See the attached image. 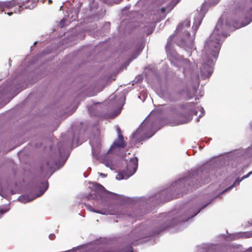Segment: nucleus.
I'll return each mask as SVG.
<instances>
[{
	"label": "nucleus",
	"mask_w": 252,
	"mask_h": 252,
	"mask_svg": "<svg viewBox=\"0 0 252 252\" xmlns=\"http://www.w3.org/2000/svg\"><path fill=\"white\" fill-rule=\"evenodd\" d=\"M199 187V168L191 171L186 176L173 182L169 188L154 195L129 197L110 192L106 190L101 185L92 183L89 186L92 192L89 194L87 197L89 199L97 200L101 198L108 200H116L127 205L155 204L161 203V200H170L180 197L183 193L196 189Z\"/></svg>",
	"instance_id": "obj_1"
},
{
	"label": "nucleus",
	"mask_w": 252,
	"mask_h": 252,
	"mask_svg": "<svg viewBox=\"0 0 252 252\" xmlns=\"http://www.w3.org/2000/svg\"><path fill=\"white\" fill-rule=\"evenodd\" d=\"M207 206H178V207L170 212L161 214L159 217L162 218L160 230L174 228L176 231L183 229L184 223L190 220L203 210Z\"/></svg>",
	"instance_id": "obj_2"
},
{
	"label": "nucleus",
	"mask_w": 252,
	"mask_h": 252,
	"mask_svg": "<svg viewBox=\"0 0 252 252\" xmlns=\"http://www.w3.org/2000/svg\"><path fill=\"white\" fill-rule=\"evenodd\" d=\"M173 35L170 36L167 39V44L165 46L166 51L171 63L175 66L180 67H183V73L185 76L190 75L192 80L194 82L195 86L193 87L192 91L194 94L196 92V86L199 85V74L194 70L195 66L187 59H183L182 56L179 55L173 49L171 41Z\"/></svg>",
	"instance_id": "obj_3"
},
{
	"label": "nucleus",
	"mask_w": 252,
	"mask_h": 252,
	"mask_svg": "<svg viewBox=\"0 0 252 252\" xmlns=\"http://www.w3.org/2000/svg\"><path fill=\"white\" fill-rule=\"evenodd\" d=\"M154 234L155 233L150 232L149 228L145 224L142 223L133 229L126 237L124 244L127 245V246L125 250L118 247H113L104 252H133L132 245H137L142 242V239Z\"/></svg>",
	"instance_id": "obj_4"
},
{
	"label": "nucleus",
	"mask_w": 252,
	"mask_h": 252,
	"mask_svg": "<svg viewBox=\"0 0 252 252\" xmlns=\"http://www.w3.org/2000/svg\"><path fill=\"white\" fill-rule=\"evenodd\" d=\"M189 27L190 21L186 19L178 26L175 32L178 38L177 44L189 53L194 47V38L190 36L188 31Z\"/></svg>",
	"instance_id": "obj_5"
},
{
	"label": "nucleus",
	"mask_w": 252,
	"mask_h": 252,
	"mask_svg": "<svg viewBox=\"0 0 252 252\" xmlns=\"http://www.w3.org/2000/svg\"><path fill=\"white\" fill-rule=\"evenodd\" d=\"M21 91L13 80L7 81L0 87V106L6 104Z\"/></svg>",
	"instance_id": "obj_6"
},
{
	"label": "nucleus",
	"mask_w": 252,
	"mask_h": 252,
	"mask_svg": "<svg viewBox=\"0 0 252 252\" xmlns=\"http://www.w3.org/2000/svg\"><path fill=\"white\" fill-rule=\"evenodd\" d=\"M150 119V117L145 119L136 131L132 134V139L149 138L155 133L156 131L153 130L154 124Z\"/></svg>",
	"instance_id": "obj_7"
},
{
	"label": "nucleus",
	"mask_w": 252,
	"mask_h": 252,
	"mask_svg": "<svg viewBox=\"0 0 252 252\" xmlns=\"http://www.w3.org/2000/svg\"><path fill=\"white\" fill-rule=\"evenodd\" d=\"M62 148H59V152L60 153V158L57 161V160H53L52 161L48 160L45 165H43L41 167L42 172L45 175L50 174L51 175L55 170L59 169L62 167L65 162L68 155L65 154L63 152L64 157L63 158Z\"/></svg>",
	"instance_id": "obj_8"
},
{
	"label": "nucleus",
	"mask_w": 252,
	"mask_h": 252,
	"mask_svg": "<svg viewBox=\"0 0 252 252\" xmlns=\"http://www.w3.org/2000/svg\"><path fill=\"white\" fill-rule=\"evenodd\" d=\"M137 167L138 158L136 157L127 159L126 169L119 172L116 177V179L121 180L128 179L135 173Z\"/></svg>",
	"instance_id": "obj_9"
},
{
	"label": "nucleus",
	"mask_w": 252,
	"mask_h": 252,
	"mask_svg": "<svg viewBox=\"0 0 252 252\" xmlns=\"http://www.w3.org/2000/svg\"><path fill=\"white\" fill-rule=\"evenodd\" d=\"M117 131L118 137L114 141L113 145L107 152V155L112 153L118 155V152L121 149L126 146V142L124 141L123 136L121 132V129L118 126L117 127Z\"/></svg>",
	"instance_id": "obj_10"
},
{
	"label": "nucleus",
	"mask_w": 252,
	"mask_h": 252,
	"mask_svg": "<svg viewBox=\"0 0 252 252\" xmlns=\"http://www.w3.org/2000/svg\"><path fill=\"white\" fill-rule=\"evenodd\" d=\"M40 188L39 193L34 197H30L28 195H24L19 197V201L22 203H27L32 200L35 198L42 195L48 188V183L47 181L41 182L39 186Z\"/></svg>",
	"instance_id": "obj_11"
},
{
	"label": "nucleus",
	"mask_w": 252,
	"mask_h": 252,
	"mask_svg": "<svg viewBox=\"0 0 252 252\" xmlns=\"http://www.w3.org/2000/svg\"><path fill=\"white\" fill-rule=\"evenodd\" d=\"M185 108L189 110L191 114H194L196 116H198L196 119V121H199V118L204 115V109L201 107H194V103H188L185 105Z\"/></svg>",
	"instance_id": "obj_12"
},
{
	"label": "nucleus",
	"mask_w": 252,
	"mask_h": 252,
	"mask_svg": "<svg viewBox=\"0 0 252 252\" xmlns=\"http://www.w3.org/2000/svg\"><path fill=\"white\" fill-rule=\"evenodd\" d=\"M87 209L88 211L100 214L101 215H108L113 214V213L111 212L108 208L110 206H104V208H99V206H86Z\"/></svg>",
	"instance_id": "obj_13"
},
{
	"label": "nucleus",
	"mask_w": 252,
	"mask_h": 252,
	"mask_svg": "<svg viewBox=\"0 0 252 252\" xmlns=\"http://www.w3.org/2000/svg\"><path fill=\"white\" fill-rule=\"evenodd\" d=\"M90 143L92 146V155L93 157H94L95 158H98L100 152L101 143L100 139L97 138L94 140H91Z\"/></svg>",
	"instance_id": "obj_14"
},
{
	"label": "nucleus",
	"mask_w": 252,
	"mask_h": 252,
	"mask_svg": "<svg viewBox=\"0 0 252 252\" xmlns=\"http://www.w3.org/2000/svg\"><path fill=\"white\" fill-rule=\"evenodd\" d=\"M219 246L218 244H203L197 247V252H217L216 249Z\"/></svg>",
	"instance_id": "obj_15"
},
{
	"label": "nucleus",
	"mask_w": 252,
	"mask_h": 252,
	"mask_svg": "<svg viewBox=\"0 0 252 252\" xmlns=\"http://www.w3.org/2000/svg\"><path fill=\"white\" fill-rule=\"evenodd\" d=\"M14 5V1H0V12H4V14H7L9 16L12 14V12H8L6 13L5 11L10 9Z\"/></svg>",
	"instance_id": "obj_16"
},
{
	"label": "nucleus",
	"mask_w": 252,
	"mask_h": 252,
	"mask_svg": "<svg viewBox=\"0 0 252 252\" xmlns=\"http://www.w3.org/2000/svg\"><path fill=\"white\" fill-rule=\"evenodd\" d=\"M203 14L201 12L197 11L194 17V22L192 26V29L194 32H196L198 29L201 21L203 18Z\"/></svg>",
	"instance_id": "obj_17"
},
{
	"label": "nucleus",
	"mask_w": 252,
	"mask_h": 252,
	"mask_svg": "<svg viewBox=\"0 0 252 252\" xmlns=\"http://www.w3.org/2000/svg\"><path fill=\"white\" fill-rule=\"evenodd\" d=\"M251 224L252 225V220L251 222ZM243 237H248V238L252 237V231H250V232H245L243 233H236V234H231L229 236L226 237L225 239H226L227 240H229V239H237V238Z\"/></svg>",
	"instance_id": "obj_18"
},
{
	"label": "nucleus",
	"mask_w": 252,
	"mask_h": 252,
	"mask_svg": "<svg viewBox=\"0 0 252 252\" xmlns=\"http://www.w3.org/2000/svg\"><path fill=\"white\" fill-rule=\"evenodd\" d=\"M242 181V180L241 178H237V179L234 182L233 184L231 186L227 188L226 189L223 190L222 191H221V192L220 193H219L218 195H216L215 197L210 199L209 200V201L205 205H209V204L212 203L213 202H212L213 200H214L215 198H216L217 197L220 198V195L221 194L224 193V192H225L227 190H230L235 185H239Z\"/></svg>",
	"instance_id": "obj_19"
},
{
	"label": "nucleus",
	"mask_w": 252,
	"mask_h": 252,
	"mask_svg": "<svg viewBox=\"0 0 252 252\" xmlns=\"http://www.w3.org/2000/svg\"><path fill=\"white\" fill-rule=\"evenodd\" d=\"M228 249L230 252H252V248L250 247L247 250H245L241 245H233L229 247Z\"/></svg>",
	"instance_id": "obj_20"
},
{
	"label": "nucleus",
	"mask_w": 252,
	"mask_h": 252,
	"mask_svg": "<svg viewBox=\"0 0 252 252\" xmlns=\"http://www.w3.org/2000/svg\"><path fill=\"white\" fill-rule=\"evenodd\" d=\"M38 0H26L23 3V6L26 9H32L37 4Z\"/></svg>",
	"instance_id": "obj_21"
},
{
	"label": "nucleus",
	"mask_w": 252,
	"mask_h": 252,
	"mask_svg": "<svg viewBox=\"0 0 252 252\" xmlns=\"http://www.w3.org/2000/svg\"><path fill=\"white\" fill-rule=\"evenodd\" d=\"M143 49V45L142 43H139L136 46V50L134 53V56L132 57V60L136 58V57L140 53Z\"/></svg>",
	"instance_id": "obj_22"
},
{
	"label": "nucleus",
	"mask_w": 252,
	"mask_h": 252,
	"mask_svg": "<svg viewBox=\"0 0 252 252\" xmlns=\"http://www.w3.org/2000/svg\"><path fill=\"white\" fill-rule=\"evenodd\" d=\"M10 210L9 206H0V218L2 215Z\"/></svg>",
	"instance_id": "obj_23"
},
{
	"label": "nucleus",
	"mask_w": 252,
	"mask_h": 252,
	"mask_svg": "<svg viewBox=\"0 0 252 252\" xmlns=\"http://www.w3.org/2000/svg\"><path fill=\"white\" fill-rule=\"evenodd\" d=\"M103 164L107 167H109L111 169H113V163L111 160H108L106 158H105L103 161Z\"/></svg>",
	"instance_id": "obj_24"
},
{
	"label": "nucleus",
	"mask_w": 252,
	"mask_h": 252,
	"mask_svg": "<svg viewBox=\"0 0 252 252\" xmlns=\"http://www.w3.org/2000/svg\"><path fill=\"white\" fill-rule=\"evenodd\" d=\"M251 128H252V125H251ZM251 149L252 150V145L250 147ZM251 174H252V170L251 171H250V172H249L247 174L243 176L241 178L242 180L243 181V180L248 178Z\"/></svg>",
	"instance_id": "obj_25"
},
{
	"label": "nucleus",
	"mask_w": 252,
	"mask_h": 252,
	"mask_svg": "<svg viewBox=\"0 0 252 252\" xmlns=\"http://www.w3.org/2000/svg\"><path fill=\"white\" fill-rule=\"evenodd\" d=\"M55 235L54 234H50L49 236V238L51 239V240H53L55 238Z\"/></svg>",
	"instance_id": "obj_26"
},
{
	"label": "nucleus",
	"mask_w": 252,
	"mask_h": 252,
	"mask_svg": "<svg viewBox=\"0 0 252 252\" xmlns=\"http://www.w3.org/2000/svg\"><path fill=\"white\" fill-rule=\"evenodd\" d=\"M166 10V9L165 7L161 8V11L162 13H165Z\"/></svg>",
	"instance_id": "obj_27"
},
{
	"label": "nucleus",
	"mask_w": 252,
	"mask_h": 252,
	"mask_svg": "<svg viewBox=\"0 0 252 252\" xmlns=\"http://www.w3.org/2000/svg\"><path fill=\"white\" fill-rule=\"evenodd\" d=\"M191 119V118H189L187 120H186L185 121L183 122L181 124L187 123L189 122V121H190Z\"/></svg>",
	"instance_id": "obj_28"
},
{
	"label": "nucleus",
	"mask_w": 252,
	"mask_h": 252,
	"mask_svg": "<svg viewBox=\"0 0 252 252\" xmlns=\"http://www.w3.org/2000/svg\"><path fill=\"white\" fill-rule=\"evenodd\" d=\"M100 175L102 177H105L106 176L105 174L103 173H100Z\"/></svg>",
	"instance_id": "obj_29"
},
{
	"label": "nucleus",
	"mask_w": 252,
	"mask_h": 252,
	"mask_svg": "<svg viewBox=\"0 0 252 252\" xmlns=\"http://www.w3.org/2000/svg\"><path fill=\"white\" fill-rule=\"evenodd\" d=\"M121 0H117V1H115L114 2H115V3H116V4H118V3H119Z\"/></svg>",
	"instance_id": "obj_30"
},
{
	"label": "nucleus",
	"mask_w": 252,
	"mask_h": 252,
	"mask_svg": "<svg viewBox=\"0 0 252 252\" xmlns=\"http://www.w3.org/2000/svg\"><path fill=\"white\" fill-rule=\"evenodd\" d=\"M75 138H75V136H73V137H72V140H73V141H75Z\"/></svg>",
	"instance_id": "obj_31"
},
{
	"label": "nucleus",
	"mask_w": 252,
	"mask_h": 252,
	"mask_svg": "<svg viewBox=\"0 0 252 252\" xmlns=\"http://www.w3.org/2000/svg\"><path fill=\"white\" fill-rule=\"evenodd\" d=\"M63 20H62L61 21V24L63 22Z\"/></svg>",
	"instance_id": "obj_32"
},
{
	"label": "nucleus",
	"mask_w": 252,
	"mask_h": 252,
	"mask_svg": "<svg viewBox=\"0 0 252 252\" xmlns=\"http://www.w3.org/2000/svg\"><path fill=\"white\" fill-rule=\"evenodd\" d=\"M170 11V9H169V10L167 11V12H169Z\"/></svg>",
	"instance_id": "obj_33"
},
{
	"label": "nucleus",
	"mask_w": 252,
	"mask_h": 252,
	"mask_svg": "<svg viewBox=\"0 0 252 252\" xmlns=\"http://www.w3.org/2000/svg\"><path fill=\"white\" fill-rule=\"evenodd\" d=\"M170 11V9H169V10L167 11V12H169Z\"/></svg>",
	"instance_id": "obj_34"
},
{
	"label": "nucleus",
	"mask_w": 252,
	"mask_h": 252,
	"mask_svg": "<svg viewBox=\"0 0 252 252\" xmlns=\"http://www.w3.org/2000/svg\"><path fill=\"white\" fill-rule=\"evenodd\" d=\"M170 11V9H169V10L167 11V12H169Z\"/></svg>",
	"instance_id": "obj_35"
},
{
	"label": "nucleus",
	"mask_w": 252,
	"mask_h": 252,
	"mask_svg": "<svg viewBox=\"0 0 252 252\" xmlns=\"http://www.w3.org/2000/svg\"><path fill=\"white\" fill-rule=\"evenodd\" d=\"M170 11V9H169V10L167 11V12H169Z\"/></svg>",
	"instance_id": "obj_36"
},
{
	"label": "nucleus",
	"mask_w": 252,
	"mask_h": 252,
	"mask_svg": "<svg viewBox=\"0 0 252 252\" xmlns=\"http://www.w3.org/2000/svg\"><path fill=\"white\" fill-rule=\"evenodd\" d=\"M36 42H35L34 43V45H35V44H36Z\"/></svg>",
	"instance_id": "obj_37"
}]
</instances>
